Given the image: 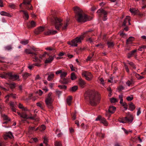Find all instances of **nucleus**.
Returning <instances> with one entry per match:
<instances>
[{
	"instance_id": "f257e3e1",
	"label": "nucleus",
	"mask_w": 146,
	"mask_h": 146,
	"mask_svg": "<svg viewBox=\"0 0 146 146\" xmlns=\"http://www.w3.org/2000/svg\"><path fill=\"white\" fill-rule=\"evenodd\" d=\"M74 11L76 13L75 18L79 23H83L92 19V18L88 17L83 13L82 10L77 7L73 8Z\"/></svg>"
},
{
	"instance_id": "f03ea898",
	"label": "nucleus",
	"mask_w": 146,
	"mask_h": 146,
	"mask_svg": "<svg viewBox=\"0 0 146 146\" xmlns=\"http://www.w3.org/2000/svg\"><path fill=\"white\" fill-rule=\"evenodd\" d=\"M90 103L91 106H96L100 102L101 97L100 94L94 90H91L88 92Z\"/></svg>"
},
{
	"instance_id": "7ed1b4c3",
	"label": "nucleus",
	"mask_w": 146,
	"mask_h": 146,
	"mask_svg": "<svg viewBox=\"0 0 146 146\" xmlns=\"http://www.w3.org/2000/svg\"><path fill=\"white\" fill-rule=\"evenodd\" d=\"M84 38V36L83 35H81L76 37L71 41H68L67 43L71 45L72 46H78L77 44L80 43L82 40H83Z\"/></svg>"
},
{
	"instance_id": "20e7f679",
	"label": "nucleus",
	"mask_w": 146,
	"mask_h": 146,
	"mask_svg": "<svg viewBox=\"0 0 146 146\" xmlns=\"http://www.w3.org/2000/svg\"><path fill=\"white\" fill-rule=\"evenodd\" d=\"M52 93L49 92L47 95L45 100V102L47 107L50 109H52L53 107L52 106V103L53 101L52 95Z\"/></svg>"
},
{
	"instance_id": "39448f33",
	"label": "nucleus",
	"mask_w": 146,
	"mask_h": 146,
	"mask_svg": "<svg viewBox=\"0 0 146 146\" xmlns=\"http://www.w3.org/2000/svg\"><path fill=\"white\" fill-rule=\"evenodd\" d=\"M54 24L55 28L57 30H59L60 28L62 27V20L60 18L55 17L54 18Z\"/></svg>"
},
{
	"instance_id": "423d86ee",
	"label": "nucleus",
	"mask_w": 146,
	"mask_h": 146,
	"mask_svg": "<svg viewBox=\"0 0 146 146\" xmlns=\"http://www.w3.org/2000/svg\"><path fill=\"white\" fill-rule=\"evenodd\" d=\"M125 122L126 123H132L133 119V115L130 114L129 112L127 113V116L125 117Z\"/></svg>"
},
{
	"instance_id": "0eeeda50",
	"label": "nucleus",
	"mask_w": 146,
	"mask_h": 146,
	"mask_svg": "<svg viewBox=\"0 0 146 146\" xmlns=\"http://www.w3.org/2000/svg\"><path fill=\"white\" fill-rule=\"evenodd\" d=\"M82 75L85 77L86 79L88 81L91 80L93 78V76L91 73L87 71H84L82 74Z\"/></svg>"
},
{
	"instance_id": "6e6552de",
	"label": "nucleus",
	"mask_w": 146,
	"mask_h": 146,
	"mask_svg": "<svg viewBox=\"0 0 146 146\" xmlns=\"http://www.w3.org/2000/svg\"><path fill=\"white\" fill-rule=\"evenodd\" d=\"M98 13H100L101 15H103L104 16L103 20L104 21L106 20L107 19V12L104 11L103 9H98L97 12Z\"/></svg>"
},
{
	"instance_id": "1a4fd4ad",
	"label": "nucleus",
	"mask_w": 146,
	"mask_h": 146,
	"mask_svg": "<svg viewBox=\"0 0 146 146\" xmlns=\"http://www.w3.org/2000/svg\"><path fill=\"white\" fill-rule=\"evenodd\" d=\"M45 76H48L47 80L49 81H52L54 78V73L52 72H49L45 74Z\"/></svg>"
},
{
	"instance_id": "9d476101",
	"label": "nucleus",
	"mask_w": 146,
	"mask_h": 146,
	"mask_svg": "<svg viewBox=\"0 0 146 146\" xmlns=\"http://www.w3.org/2000/svg\"><path fill=\"white\" fill-rule=\"evenodd\" d=\"M44 29V27H43L40 26L35 30V33L36 35L40 34L43 31Z\"/></svg>"
},
{
	"instance_id": "9b49d317",
	"label": "nucleus",
	"mask_w": 146,
	"mask_h": 146,
	"mask_svg": "<svg viewBox=\"0 0 146 146\" xmlns=\"http://www.w3.org/2000/svg\"><path fill=\"white\" fill-rule=\"evenodd\" d=\"M36 26V23L32 21L27 24V26L29 29H31L34 27Z\"/></svg>"
},
{
	"instance_id": "f8f14e48",
	"label": "nucleus",
	"mask_w": 146,
	"mask_h": 146,
	"mask_svg": "<svg viewBox=\"0 0 146 146\" xmlns=\"http://www.w3.org/2000/svg\"><path fill=\"white\" fill-rule=\"evenodd\" d=\"M57 33V31H53L52 30H49L46 32L44 33V35H53Z\"/></svg>"
},
{
	"instance_id": "ddd939ff",
	"label": "nucleus",
	"mask_w": 146,
	"mask_h": 146,
	"mask_svg": "<svg viewBox=\"0 0 146 146\" xmlns=\"http://www.w3.org/2000/svg\"><path fill=\"white\" fill-rule=\"evenodd\" d=\"M55 56V55H54L53 56H50L45 61V63H51L54 60V57Z\"/></svg>"
},
{
	"instance_id": "4468645a",
	"label": "nucleus",
	"mask_w": 146,
	"mask_h": 146,
	"mask_svg": "<svg viewBox=\"0 0 146 146\" xmlns=\"http://www.w3.org/2000/svg\"><path fill=\"white\" fill-rule=\"evenodd\" d=\"M0 14L2 16H6L10 17H12L13 16V14H12L9 13L4 11L1 12Z\"/></svg>"
},
{
	"instance_id": "2eb2a0df",
	"label": "nucleus",
	"mask_w": 146,
	"mask_h": 146,
	"mask_svg": "<svg viewBox=\"0 0 146 146\" xmlns=\"http://www.w3.org/2000/svg\"><path fill=\"white\" fill-rule=\"evenodd\" d=\"M68 24L69 20L68 19H67L66 21L64 23V25L62 27V30L63 31L66 30Z\"/></svg>"
},
{
	"instance_id": "dca6fc26",
	"label": "nucleus",
	"mask_w": 146,
	"mask_h": 146,
	"mask_svg": "<svg viewBox=\"0 0 146 146\" xmlns=\"http://www.w3.org/2000/svg\"><path fill=\"white\" fill-rule=\"evenodd\" d=\"M20 12H22L24 14L23 17L25 20H28L29 18V15L27 11L24 10H20Z\"/></svg>"
},
{
	"instance_id": "f3484780",
	"label": "nucleus",
	"mask_w": 146,
	"mask_h": 146,
	"mask_svg": "<svg viewBox=\"0 0 146 146\" xmlns=\"http://www.w3.org/2000/svg\"><path fill=\"white\" fill-rule=\"evenodd\" d=\"M116 110V108L115 107L113 106H110L109 107L108 111L109 113H113Z\"/></svg>"
},
{
	"instance_id": "a211bd4d",
	"label": "nucleus",
	"mask_w": 146,
	"mask_h": 146,
	"mask_svg": "<svg viewBox=\"0 0 146 146\" xmlns=\"http://www.w3.org/2000/svg\"><path fill=\"white\" fill-rule=\"evenodd\" d=\"M78 83L80 86L82 88H84L86 84L85 81L81 79H79Z\"/></svg>"
},
{
	"instance_id": "6ab92c4d",
	"label": "nucleus",
	"mask_w": 146,
	"mask_h": 146,
	"mask_svg": "<svg viewBox=\"0 0 146 146\" xmlns=\"http://www.w3.org/2000/svg\"><path fill=\"white\" fill-rule=\"evenodd\" d=\"M78 89V86H74L70 88L69 90L70 92H76Z\"/></svg>"
},
{
	"instance_id": "aec40b11",
	"label": "nucleus",
	"mask_w": 146,
	"mask_h": 146,
	"mask_svg": "<svg viewBox=\"0 0 146 146\" xmlns=\"http://www.w3.org/2000/svg\"><path fill=\"white\" fill-rule=\"evenodd\" d=\"M62 80H61L60 82L63 84H66L69 82L70 80L68 78H62Z\"/></svg>"
},
{
	"instance_id": "412c9836",
	"label": "nucleus",
	"mask_w": 146,
	"mask_h": 146,
	"mask_svg": "<svg viewBox=\"0 0 146 146\" xmlns=\"http://www.w3.org/2000/svg\"><path fill=\"white\" fill-rule=\"evenodd\" d=\"M25 52L27 54H31L35 56L36 55L35 53L32 52V50L31 49H26L25 50Z\"/></svg>"
},
{
	"instance_id": "4be33fe9",
	"label": "nucleus",
	"mask_w": 146,
	"mask_h": 146,
	"mask_svg": "<svg viewBox=\"0 0 146 146\" xmlns=\"http://www.w3.org/2000/svg\"><path fill=\"white\" fill-rule=\"evenodd\" d=\"M72 97L71 96H69L66 99V102L67 104L69 106L71 104L72 100Z\"/></svg>"
},
{
	"instance_id": "5701e85b",
	"label": "nucleus",
	"mask_w": 146,
	"mask_h": 146,
	"mask_svg": "<svg viewBox=\"0 0 146 146\" xmlns=\"http://www.w3.org/2000/svg\"><path fill=\"white\" fill-rule=\"evenodd\" d=\"M129 11L133 14H136L138 12V10L134 8H130Z\"/></svg>"
},
{
	"instance_id": "b1692460",
	"label": "nucleus",
	"mask_w": 146,
	"mask_h": 146,
	"mask_svg": "<svg viewBox=\"0 0 146 146\" xmlns=\"http://www.w3.org/2000/svg\"><path fill=\"white\" fill-rule=\"evenodd\" d=\"M18 107L19 108L21 109L23 111H27L28 110V109L27 108H25L23 105L21 103L19 104Z\"/></svg>"
},
{
	"instance_id": "393cba45",
	"label": "nucleus",
	"mask_w": 146,
	"mask_h": 146,
	"mask_svg": "<svg viewBox=\"0 0 146 146\" xmlns=\"http://www.w3.org/2000/svg\"><path fill=\"white\" fill-rule=\"evenodd\" d=\"M1 116L3 117V120L7 121H10V119L9 118L7 115L5 114H3L1 115Z\"/></svg>"
},
{
	"instance_id": "a878e982",
	"label": "nucleus",
	"mask_w": 146,
	"mask_h": 146,
	"mask_svg": "<svg viewBox=\"0 0 146 146\" xmlns=\"http://www.w3.org/2000/svg\"><path fill=\"white\" fill-rule=\"evenodd\" d=\"M100 122L101 123H103L104 125L106 126H107L108 125L107 121L104 117L102 118V120H101Z\"/></svg>"
},
{
	"instance_id": "bb28decb",
	"label": "nucleus",
	"mask_w": 146,
	"mask_h": 146,
	"mask_svg": "<svg viewBox=\"0 0 146 146\" xmlns=\"http://www.w3.org/2000/svg\"><path fill=\"white\" fill-rule=\"evenodd\" d=\"M134 38L132 36L129 37L126 41V43L127 44L131 42L134 40Z\"/></svg>"
},
{
	"instance_id": "cd10ccee",
	"label": "nucleus",
	"mask_w": 146,
	"mask_h": 146,
	"mask_svg": "<svg viewBox=\"0 0 146 146\" xmlns=\"http://www.w3.org/2000/svg\"><path fill=\"white\" fill-rule=\"evenodd\" d=\"M129 107V109L131 111H133L135 108V105L132 102L130 104Z\"/></svg>"
},
{
	"instance_id": "c85d7f7f",
	"label": "nucleus",
	"mask_w": 146,
	"mask_h": 146,
	"mask_svg": "<svg viewBox=\"0 0 146 146\" xmlns=\"http://www.w3.org/2000/svg\"><path fill=\"white\" fill-rule=\"evenodd\" d=\"M137 51V50L135 49L130 52L128 54L127 57L128 58H130L133 54L134 53Z\"/></svg>"
},
{
	"instance_id": "c756f323",
	"label": "nucleus",
	"mask_w": 146,
	"mask_h": 146,
	"mask_svg": "<svg viewBox=\"0 0 146 146\" xmlns=\"http://www.w3.org/2000/svg\"><path fill=\"white\" fill-rule=\"evenodd\" d=\"M36 54L35 56L31 54V56L33 58H34V59L33 60V61L36 62L38 61V60L40 61V60L38 59V58L36 56V54Z\"/></svg>"
},
{
	"instance_id": "7c9ffc66",
	"label": "nucleus",
	"mask_w": 146,
	"mask_h": 146,
	"mask_svg": "<svg viewBox=\"0 0 146 146\" xmlns=\"http://www.w3.org/2000/svg\"><path fill=\"white\" fill-rule=\"evenodd\" d=\"M21 117L24 118L28 119V116L26 113L23 112L21 113Z\"/></svg>"
},
{
	"instance_id": "2f4dec72",
	"label": "nucleus",
	"mask_w": 146,
	"mask_h": 146,
	"mask_svg": "<svg viewBox=\"0 0 146 146\" xmlns=\"http://www.w3.org/2000/svg\"><path fill=\"white\" fill-rule=\"evenodd\" d=\"M129 17V16H126L125 18L124 19L123 22V24L122 25V26H124V27L126 26V23L128 22V21H127V19H128Z\"/></svg>"
},
{
	"instance_id": "473e14b6",
	"label": "nucleus",
	"mask_w": 146,
	"mask_h": 146,
	"mask_svg": "<svg viewBox=\"0 0 146 146\" xmlns=\"http://www.w3.org/2000/svg\"><path fill=\"white\" fill-rule=\"evenodd\" d=\"M31 0H24L23 1V4L27 5H30V3Z\"/></svg>"
},
{
	"instance_id": "72a5a7b5",
	"label": "nucleus",
	"mask_w": 146,
	"mask_h": 146,
	"mask_svg": "<svg viewBox=\"0 0 146 146\" xmlns=\"http://www.w3.org/2000/svg\"><path fill=\"white\" fill-rule=\"evenodd\" d=\"M107 44L109 48H112L114 46V43L113 42L108 41Z\"/></svg>"
},
{
	"instance_id": "f704fd0d",
	"label": "nucleus",
	"mask_w": 146,
	"mask_h": 146,
	"mask_svg": "<svg viewBox=\"0 0 146 146\" xmlns=\"http://www.w3.org/2000/svg\"><path fill=\"white\" fill-rule=\"evenodd\" d=\"M110 101L111 103H114L118 102V100L114 98H112L110 99Z\"/></svg>"
},
{
	"instance_id": "c9c22d12",
	"label": "nucleus",
	"mask_w": 146,
	"mask_h": 146,
	"mask_svg": "<svg viewBox=\"0 0 146 146\" xmlns=\"http://www.w3.org/2000/svg\"><path fill=\"white\" fill-rule=\"evenodd\" d=\"M71 78L72 80H74L76 78V76L74 73H72L71 75Z\"/></svg>"
},
{
	"instance_id": "e433bc0d",
	"label": "nucleus",
	"mask_w": 146,
	"mask_h": 146,
	"mask_svg": "<svg viewBox=\"0 0 146 146\" xmlns=\"http://www.w3.org/2000/svg\"><path fill=\"white\" fill-rule=\"evenodd\" d=\"M29 74L25 72L24 73L23 75V77L24 78V79H26L29 76Z\"/></svg>"
},
{
	"instance_id": "4c0bfd02",
	"label": "nucleus",
	"mask_w": 146,
	"mask_h": 146,
	"mask_svg": "<svg viewBox=\"0 0 146 146\" xmlns=\"http://www.w3.org/2000/svg\"><path fill=\"white\" fill-rule=\"evenodd\" d=\"M67 74L66 72H62L60 76L61 79L65 78Z\"/></svg>"
},
{
	"instance_id": "58836bf2",
	"label": "nucleus",
	"mask_w": 146,
	"mask_h": 146,
	"mask_svg": "<svg viewBox=\"0 0 146 146\" xmlns=\"http://www.w3.org/2000/svg\"><path fill=\"white\" fill-rule=\"evenodd\" d=\"M146 48V46L145 45H142L141 46H140L139 47V48L138 49V50L140 51H142L143 50H144Z\"/></svg>"
},
{
	"instance_id": "ea45409f",
	"label": "nucleus",
	"mask_w": 146,
	"mask_h": 146,
	"mask_svg": "<svg viewBox=\"0 0 146 146\" xmlns=\"http://www.w3.org/2000/svg\"><path fill=\"white\" fill-rule=\"evenodd\" d=\"M0 77L2 78H6L7 77V73L4 72L3 73L0 74Z\"/></svg>"
},
{
	"instance_id": "a19ab883",
	"label": "nucleus",
	"mask_w": 146,
	"mask_h": 146,
	"mask_svg": "<svg viewBox=\"0 0 146 146\" xmlns=\"http://www.w3.org/2000/svg\"><path fill=\"white\" fill-rule=\"evenodd\" d=\"M19 78V76L16 74L13 75L11 79L16 80L18 79Z\"/></svg>"
},
{
	"instance_id": "79ce46f5",
	"label": "nucleus",
	"mask_w": 146,
	"mask_h": 146,
	"mask_svg": "<svg viewBox=\"0 0 146 146\" xmlns=\"http://www.w3.org/2000/svg\"><path fill=\"white\" fill-rule=\"evenodd\" d=\"M133 98V95H131L130 96H128L126 98V100L128 101H131Z\"/></svg>"
},
{
	"instance_id": "37998d69",
	"label": "nucleus",
	"mask_w": 146,
	"mask_h": 146,
	"mask_svg": "<svg viewBox=\"0 0 146 146\" xmlns=\"http://www.w3.org/2000/svg\"><path fill=\"white\" fill-rule=\"evenodd\" d=\"M119 121L121 123H126V122H125V117L124 118H120L118 119Z\"/></svg>"
},
{
	"instance_id": "c03bdc74",
	"label": "nucleus",
	"mask_w": 146,
	"mask_h": 146,
	"mask_svg": "<svg viewBox=\"0 0 146 146\" xmlns=\"http://www.w3.org/2000/svg\"><path fill=\"white\" fill-rule=\"evenodd\" d=\"M15 83L10 84L9 85V87L11 89H13L15 87Z\"/></svg>"
},
{
	"instance_id": "a18cd8bd",
	"label": "nucleus",
	"mask_w": 146,
	"mask_h": 146,
	"mask_svg": "<svg viewBox=\"0 0 146 146\" xmlns=\"http://www.w3.org/2000/svg\"><path fill=\"white\" fill-rule=\"evenodd\" d=\"M135 76L136 78L139 80L143 78V76L140 75L139 74L136 73L135 74Z\"/></svg>"
},
{
	"instance_id": "49530a36",
	"label": "nucleus",
	"mask_w": 146,
	"mask_h": 146,
	"mask_svg": "<svg viewBox=\"0 0 146 146\" xmlns=\"http://www.w3.org/2000/svg\"><path fill=\"white\" fill-rule=\"evenodd\" d=\"M23 45H25L28 43V40H25L21 41L20 42Z\"/></svg>"
},
{
	"instance_id": "de8ad7c7",
	"label": "nucleus",
	"mask_w": 146,
	"mask_h": 146,
	"mask_svg": "<svg viewBox=\"0 0 146 146\" xmlns=\"http://www.w3.org/2000/svg\"><path fill=\"white\" fill-rule=\"evenodd\" d=\"M46 129V127L44 125H42L39 128V130L40 131L44 130Z\"/></svg>"
},
{
	"instance_id": "09e8293b",
	"label": "nucleus",
	"mask_w": 146,
	"mask_h": 146,
	"mask_svg": "<svg viewBox=\"0 0 146 146\" xmlns=\"http://www.w3.org/2000/svg\"><path fill=\"white\" fill-rule=\"evenodd\" d=\"M6 135V136L9 138H11L13 136V135L11 132H8V133H7Z\"/></svg>"
},
{
	"instance_id": "8fccbe9b",
	"label": "nucleus",
	"mask_w": 146,
	"mask_h": 146,
	"mask_svg": "<svg viewBox=\"0 0 146 146\" xmlns=\"http://www.w3.org/2000/svg\"><path fill=\"white\" fill-rule=\"evenodd\" d=\"M124 87L122 86H120L118 87L117 90H118V92H120L122 90H124Z\"/></svg>"
},
{
	"instance_id": "3c124183",
	"label": "nucleus",
	"mask_w": 146,
	"mask_h": 146,
	"mask_svg": "<svg viewBox=\"0 0 146 146\" xmlns=\"http://www.w3.org/2000/svg\"><path fill=\"white\" fill-rule=\"evenodd\" d=\"M128 64L130 65L131 67H132L133 68L136 69V67L133 62H129Z\"/></svg>"
},
{
	"instance_id": "603ef678",
	"label": "nucleus",
	"mask_w": 146,
	"mask_h": 146,
	"mask_svg": "<svg viewBox=\"0 0 146 146\" xmlns=\"http://www.w3.org/2000/svg\"><path fill=\"white\" fill-rule=\"evenodd\" d=\"M55 146H62V144L60 141H57L55 143Z\"/></svg>"
},
{
	"instance_id": "864d4df0",
	"label": "nucleus",
	"mask_w": 146,
	"mask_h": 146,
	"mask_svg": "<svg viewBox=\"0 0 146 146\" xmlns=\"http://www.w3.org/2000/svg\"><path fill=\"white\" fill-rule=\"evenodd\" d=\"M48 140L46 137H44L43 141V143L45 144L46 146H48V145L47 144Z\"/></svg>"
},
{
	"instance_id": "5fc2aeb1",
	"label": "nucleus",
	"mask_w": 146,
	"mask_h": 146,
	"mask_svg": "<svg viewBox=\"0 0 146 146\" xmlns=\"http://www.w3.org/2000/svg\"><path fill=\"white\" fill-rule=\"evenodd\" d=\"M58 87L60 89H66L67 86L65 85H59Z\"/></svg>"
},
{
	"instance_id": "6e6d98bb",
	"label": "nucleus",
	"mask_w": 146,
	"mask_h": 146,
	"mask_svg": "<svg viewBox=\"0 0 146 146\" xmlns=\"http://www.w3.org/2000/svg\"><path fill=\"white\" fill-rule=\"evenodd\" d=\"M18 90L20 92H23V87L21 85H19L18 87Z\"/></svg>"
},
{
	"instance_id": "4d7b16f0",
	"label": "nucleus",
	"mask_w": 146,
	"mask_h": 146,
	"mask_svg": "<svg viewBox=\"0 0 146 146\" xmlns=\"http://www.w3.org/2000/svg\"><path fill=\"white\" fill-rule=\"evenodd\" d=\"M7 76H8L9 77V78L10 79H11L12 78L13 75L12 73L10 72L8 73H7Z\"/></svg>"
},
{
	"instance_id": "13d9d810",
	"label": "nucleus",
	"mask_w": 146,
	"mask_h": 146,
	"mask_svg": "<svg viewBox=\"0 0 146 146\" xmlns=\"http://www.w3.org/2000/svg\"><path fill=\"white\" fill-rule=\"evenodd\" d=\"M124 65L125 68L126 72H127L129 73V69L128 68V66L125 63H124Z\"/></svg>"
},
{
	"instance_id": "bf43d9fd",
	"label": "nucleus",
	"mask_w": 146,
	"mask_h": 146,
	"mask_svg": "<svg viewBox=\"0 0 146 146\" xmlns=\"http://www.w3.org/2000/svg\"><path fill=\"white\" fill-rule=\"evenodd\" d=\"M94 55V53H92L90 55L88 56L87 59V61H89L92 58Z\"/></svg>"
},
{
	"instance_id": "052dcab7",
	"label": "nucleus",
	"mask_w": 146,
	"mask_h": 146,
	"mask_svg": "<svg viewBox=\"0 0 146 146\" xmlns=\"http://www.w3.org/2000/svg\"><path fill=\"white\" fill-rule=\"evenodd\" d=\"M36 117V115H34L32 116L29 117L28 116V119H35Z\"/></svg>"
},
{
	"instance_id": "680f3d73",
	"label": "nucleus",
	"mask_w": 146,
	"mask_h": 146,
	"mask_svg": "<svg viewBox=\"0 0 146 146\" xmlns=\"http://www.w3.org/2000/svg\"><path fill=\"white\" fill-rule=\"evenodd\" d=\"M97 47H99L100 48H102L103 47V44L102 43L96 44L95 45Z\"/></svg>"
},
{
	"instance_id": "e2e57ef3",
	"label": "nucleus",
	"mask_w": 146,
	"mask_h": 146,
	"mask_svg": "<svg viewBox=\"0 0 146 146\" xmlns=\"http://www.w3.org/2000/svg\"><path fill=\"white\" fill-rule=\"evenodd\" d=\"M13 94L12 93H11L7 95V96H5V98H7V100L8 101L9 98L11 96H12Z\"/></svg>"
},
{
	"instance_id": "0e129e2a",
	"label": "nucleus",
	"mask_w": 146,
	"mask_h": 146,
	"mask_svg": "<svg viewBox=\"0 0 146 146\" xmlns=\"http://www.w3.org/2000/svg\"><path fill=\"white\" fill-rule=\"evenodd\" d=\"M30 5V7H29V6L26 5V8L28 9V10H32L33 9V7L32 5H31V4Z\"/></svg>"
},
{
	"instance_id": "69168bd1",
	"label": "nucleus",
	"mask_w": 146,
	"mask_h": 146,
	"mask_svg": "<svg viewBox=\"0 0 146 146\" xmlns=\"http://www.w3.org/2000/svg\"><path fill=\"white\" fill-rule=\"evenodd\" d=\"M36 105L37 106L40 107L41 109L43 108V107L42 106V104L39 102L37 103L36 104Z\"/></svg>"
},
{
	"instance_id": "338daca9",
	"label": "nucleus",
	"mask_w": 146,
	"mask_h": 146,
	"mask_svg": "<svg viewBox=\"0 0 146 146\" xmlns=\"http://www.w3.org/2000/svg\"><path fill=\"white\" fill-rule=\"evenodd\" d=\"M9 7L12 9H14L15 7V4L13 3L10 4L9 5Z\"/></svg>"
},
{
	"instance_id": "774afa93",
	"label": "nucleus",
	"mask_w": 146,
	"mask_h": 146,
	"mask_svg": "<svg viewBox=\"0 0 146 146\" xmlns=\"http://www.w3.org/2000/svg\"><path fill=\"white\" fill-rule=\"evenodd\" d=\"M119 35L121 36L122 37H125L126 36V34L125 33H124L123 32L120 33Z\"/></svg>"
}]
</instances>
